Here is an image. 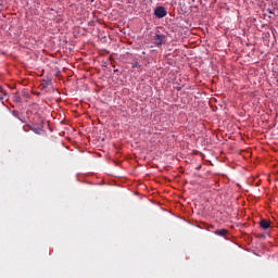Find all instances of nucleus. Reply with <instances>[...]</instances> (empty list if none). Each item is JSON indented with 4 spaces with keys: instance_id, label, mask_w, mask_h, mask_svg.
Instances as JSON below:
<instances>
[{
    "instance_id": "1",
    "label": "nucleus",
    "mask_w": 278,
    "mask_h": 278,
    "mask_svg": "<svg viewBox=\"0 0 278 278\" xmlns=\"http://www.w3.org/2000/svg\"><path fill=\"white\" fill-rule=\"evenodd\" d=\"M166 43V35L160 33V30H157L155 33V35L153 36V45L154 47H157L160 49V47H162V45Z\"/></svg>"
},
{
    "instance_id": "2",
    "label": "nucleus",
    "mask_w": 278,
    "mask_h": 278,
    "mask_svg": "<svg viewBox=\"0 0 278 278\" xmlns=\"http://www.w3.org/2000/svg\"><path fill=\"white\" fill-rule=\"evenodd\" d=\"M166 14H168V12L166 11V9L164 7H157L154 10V16H156V18H164V16H166Z\"/></svg>"
},
{
    "instance_id": "3",
    "label": "nucleus",
    "mask_w": 278,
    "mask_h": 278,
    "mask_svg": "<svg viewBox=\"0 0 278 278\" xmlns=\"http://www.w3.org/2000/svg\"><path fill=\"white\" fill-rule=\"evenodd\" d=\"M215 236H220V238H226L229 233V230L227 229H217L214 231Z\"/></svg>"
},
{
    "instance_id": "4",
    "label": "nucleus",
    "mask_w": 278,
    "mask_h": 278,
    "mask_svg": "<svg viewBox=\"0 0 278 278\" xmlns=\"http://www.w3.org/2000/svg\"><path fill=\"white\" fill-rule=\"evenodd\" d=\"M260 227L262 229H269L270 228V222L266 220V219H262L260 222Z\"/></svg>"
},
{
    "instance_id": "5",
    "label": "nucleus",
    "mask_w": 278,
    "mask_h": 278,
    "mask_svg": "<svg viewBox=\"0 0 278 278\" xmlns=\"http://www.w3.org/2000/svg\"><path fill=\"white\" fill-rule=\"evenodd\" d=\"M5 97V92L3 90H0V101H3Z\"/></svg>"
},
{
    "instance_id": "6",
    "label": "nucleus",
    "mask_w": 278,
    "mask_h": 278,
    "mask_svg": "<svg viewBox=\"0 0 278 278\" xmlns=\"http://www.w3.org/2000/svg\"><path fill=\"white\" fill-rule=\"evenodd\" d=\"M138 66H140L138 62L132 63V68H138Z\"/></svg>"
},
{
    "instance_id": "7",
    "label": "nucleus",
    "mask_w": 278,
    "mask_h": 278,
    "mask_svg": "<svg viewBox=\"0 0 278 278\" xmlns=\"http://www.w3.org/2000/svg\"><path fill=\"white\" fill-rule=\"evenodd\" d=\"M42 85H43V88H47V86H49V81L43 80Z\"/></svg>"
},
{
    "instance_id": "8",
    "label": "nucleus",
    "mask_w": 278,
    "mask_h": 278,
    "mask_svg": "<svg viewBox=\"0 0 278 278\" xmlns=\"http://www.w3.org/2000/svg\"><path fill=\"white\" fill-rule=\"evenodd\" d=\"M268 14H273V10L267 9Z\"/></svg>"
},
{
    "instance_id": "9",
    "label": "nucleus",
    "mask_w": 278,
    "mask_h": 278,
    "mask_svg": "<svg viewBox=\"0 0 278 278\" xmlns=\"http://www.w3.org/2000/svg\"><path fill=\"white\" fill-rule=\"evenodd\" d=\"M33 131H35V134H38V129L36 128H33Z\"/></svg>"
},
{
    "instance_id": "10",
    "label": "nucleus",
    "mask_w": 278,
    "mask_h": 278,
    "mask_svg": "<svg viewBox=\"0 0 278 278\" xmlns=\"http://www.w3.org/2000/svg\"><path fill=\"white\" fill-rule=\"evenodd\" d=\"M200 168H201V165L197 167V170H200Z\"/></svg>"
}]
</instances>
